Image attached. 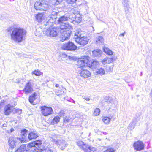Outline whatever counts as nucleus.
Instances as JSON below:
<instances>
[{
    "mask_svg": "<svg viewBox=\"0 0 152 152\" xmlns=\"http://www.w3.org/2000/svg\"><path fill=\"white\" fill-rule=\"evenodd\" d=\"M45 152H56L55 149L52 147L48 146L44 150Z\"/></svg>",
    "mask_w": 152,
    "mask_h": 152,
    "instance_id": "nucleus-29",
    "label": "nucleus"
},
{
    "mask_svg": "<svg viewBox=\"0 0 152 152\" xmlns=\"http://www.w3.org/2000/svg\"><path fill=\"white\" fill-rule=\"evenodd\" d=\"M111 119V118H110L108 117H105L103 118L102 121L105 124H108L110 122Z\"/></svg>",
    "mask_w": 152,
    "mask_h": 152,
    "instance_id": "nucleus-34",
    "label": "nucleus"
},
{
    "mask_svg": "<svg viewBox=\"0 0 152 152\" xmlns=\"http://www.w3.org/2000/svg\"><path fill=\"white\" fill-rule=\"evenodd\" d=\"M31 85V83L29 82H28L25 85L23 91L26 94H28L33 91V88Z\"/></svg>",
    "mask_w": 152,
    "mask_h": 152,
    "instance_id": "nucleus-16",
    "label": "nucleus"
},
{
    "mask_svg": "<svg viewBox=\"0 0 152 152\" xmlns=\"http://www.w3.org/2000/svg\"><path fill=\"white\" fill-rule=\"evenodd\" d=\"M69 16L67 17L65 16L60 17L57 20L58 23L60 25V29L61 30L71 29H72V27L69 20Z\"/></svg>",
    "mask_w": 152,
    "mask_h": 152,
    "instance_id": "nucleus-3",
    "label": "nucleus"
},
{
    "mask_svg": "<svg viewBox=\"0 0 152 152\" xmlns=\"http://www.w3.org/2000/svg\"><path fill=\"white\" fill-rule=\"evenodd\" d=\"M102 53V51L99 49H96L92 52L94 56H100Z\"/></svg>",
    "mask_w": 152,
    "mask_h": 152,
    "instance_id": "nucleus-26",
    "label": "nucleus"
},
{
    "mask_svg": "<svg viewBox=\"0 0 152 152\" xmlns=\"http://www.w3.org/2000/svg\"><path fill=\"white\" fill-rule=\"evenodd\" d=\"M59 86V85L58 84H56V87H58Z\"/></svg>",
    "mask_w": 152,
    "mask_h": 152,
    "instance_id": "nucleus-54",
    "label": "nucleus"
},
{
    "mask_svg": "<svg viewBox=\"0 0 152 152\" xmlns=\"http://www.w3.org/2000/svg\"><path fill=\"white\" fill-rule=\"evenodd\" d=\"M133 147L135 150L137 151H140L143 149L144 145L143 142L140 141L135 142L133 144Z\"/></svg>",
    "mask_w": 152,
    "mask_h": 152,
    "instance_id": "nucleus-14",
    "label": "nucleus"
},
{
    "mask_svg": "<svg viewBox=\"0 0 152 152\" xmlns=\"http://www.w3.org/2000/svg\"><path fill=\"white\" fill-rule=\"evenodd\" d=\"M42 74V72L38 70H35L32 72V74H34L36 76H40Z\"/></svg>",
    "mask_w": 152,
    "mask_h": 152,
    "instance_id": "nucleus-36",
    "label": "nucleus"
},
{
    "mask_svg": "<svg viewBox=\"0 0 152 152\" xmlns=\"http://www.w3.org/2000/svg\"><path fill=\"white\" fill-rule=\"evenodd\" d=\"M55 143L62 150H63L68 145L67 142L63 139L58 140L55 141Z\"/></svg>",
    "mask_w": 152,
    "mask_h": 152,
    "instance_id": "nucleus-13",
    "label": "nucleus"
},
{
    "mask_svg": "<svg viewBox=\"0 0 152 152\" xmlns=\"http://www.w3.org/2000/svg\"><path fill=\"white\" fill-rule=\"evenodd\" d=\"M60 29V33H61L60 41L63 42L69 39L71 33V31L69 30V29L63 30V31H61V30Z\"/></svg>",
    "mask_w": 152,
    "mask_h": 152,
    "instance_id": "nucleus-8",
    "label": "nucleus"
},
{
    "mask_svg": "<svg viewBox=\"0 0 152 152\" xmlns=\"http://www.w3.org/2000/svg\"><path fill=\"white\" fill-rule=\"evenodd\" d=\"M64 114L65 113L64 111L63 110H61L60 111L59 113L58 114V116H59V117H62L64 116Z\"/></svg>",
    "mask_w": 152,
    "mask_h": 152,
    "instance_id": "nucleus-42",
    "label": "nucleus"
},
{
    "mask_svg": "<svg viewBox=\"0 0 152 152\" xmlns=\"http://www.w3.org/2000/svg\"><path fill=\"white\" fill-rule=\"evenodd\" d=\"M13 107L10 104L6 105L4 107V113L5 115H8L11 113L12 112L13 110Z\"/></svg>",
    "mask_w": 152,
    "mask_h": 152,
    "instance_id": "nucleus-17",
    "label": "nucleus"
},
{
    "mask_svg": "<svg viewBox=\"0 0 152 152\" xmlns=\"http://www.w3.org/2000/svg\"><path fill=\"white\" fill-rule=\"evenodd\" d=\"M7 30L10 32L11 40L15 42H22L26 34L24 29L20 27H11L8 28Z\"/></svg>",
    "mask_w": 152,
    "mask_h": 152,
    "instance_id": "nucleus-1",
    "label": "nucleus"
},
{
    "mask_svg": "<svg viewBox=\"0 0 152 152\" xmlns=\"http://www.w3.org/2000/svg\"><path fill=\"white\" fill-rule=\"evenodd\" d=\"M77 144L80 147V148L83 146V144L85 143L83 142L82 141H80L77 142Z\"/></svg>",
    "mask_w": 152,
    "mask_h": 152,
    "instance_id": "nucleus-43",
    "label": "nucleus"
},
{
    "mask_svg": "<svg viewBox=\"0 0 152 152\" xmlns=\"http://www.w3.org/2000/svg\"><path fill=\"white\" fill-rule=\"evenodd\" d=\"M5 102L4 100H1L0 102V109H1L4 105V103Z\"/></svg>",
    "mask_w": 152,
    "mask_h": 152,
    "instance_id": "nucleus-44",
    "label": "nucleus"
},
{
    "mask_svg": "<svg viewBox=\"0 0 152 152\" xmlns=\"http://www.w3.org/2000/svg\"><path fill=\"white\" fill-rule=\"evenodd\" d=\"M113 66H110L108 67H107L105 69L106 71L107 72H111L113 69Z\"/></svg>",
    "mask_w": 152,
    "mask_h": 152,
    "instance_id": "nucleus-41",
    "label": "nucleus"
},
{
    "mask_svg": "<svg viewBox=\"0 0 152 152\" xmlns=\"http://www.w3.org/2000/svg\"><path fill=\"white\" fill-rule=\"evenodd\" d=\"M129 0H122V4L124 7H127L128 5Z\"/></svg>",
    "mask_w": 152,
    "mask_h": 152,
    "instance_id": "nucleus-38",
    "label": "nucleus"
},
{
    "mask_svg": "<svg viewBox=\"0 0 152 152\" xmlns=\"http://www.w3.org/2000/svg\"><path fill=\"white\" fill-rule=\"evenodd\" d=\"M41 113L44 116H47L53 113V109L51 107L46 106H41L40 107Z\"/></svg>",
    "mask_w": 152,
    "mask_h": 152,
    "instance_id": "nucleus-11",
    "label": "nucleus"
},
{
    "mask_svg": "<svg viewBox=\"0 0 152 152\" xmlns=\"http://www.w3.org/2000/svg\"><path fill=\"white\" fill-rule=\"evenodd\" d=\"M64 89L63 88V91H62L61 90L60 91L61 94H57V95L58 96H60L61 95L63 94L64 92Z\"/></svg>",
    "mask_w": 152,
    "mask_h": 152,
    "instance_id": "nucleus-50",
    "label": "nucleus"
},
{
    "mask_svg": "<svg viewBox=\"0 0 152 152\" xmlns=\"http://www.w3.org/2000/svg\"><path fill=\"white\" fill-rule=\"evenodd\" d=\"M60 118L59 116H56L54 117L53 120L51 122L52 124H55L59 122Z\"/></svg>",
    "mask_w": 152,
    "mask_h": 152,
    "instance_id": "nucleus-30",
    "label": "nucleus"
},
{
    "mask_svg": "<svg viewBox=\"0 0 152 152\" xmlns=\"http://www.w3.org/2000/svg\"><path fill=\"white\" fill-rule=\"evenodd\" d=\"M101 62L104 65L107 63L106 61V58H105L104 59L102 60L101 61Z\"/></svg>",
    "mask_w": 152,
    "mask_h": 152,
    "instance_id": "nucleus-48",
    "label": "nucleus"
},
{
    "mask_svg": "<svg viewBox=\"0 0 152 152\" xmlns=\"http://www.w3.org/2000/svg\"><path fill=\"white\" fill-rule=\"evenodd\" d=\"M96 73L102 75L105 74V71L103 68L100 67L97 69Z\"/></svg>",
    "mask_w": 152,
    "mask_h": 152,
    "instance_id": "nucleus-32",
    "label": "nucleus"
},
{
    "mask_svg": "<svg viewBox=\"0 0 152 152\" xmlns=\"http://www.w3.org/2000/svg\"><path fill=\"white\" fill-rule=\"evenodd\" d=\"M81 15L80 14L79 12H78L77 14L74 13L73 14L69 15V21L70 22L71 26L72 25H76L80 23L82 20Z\"/></svg>",
    "mask_w": 152,
    "mask_h": 152,
    "instance_id": "nucleus-6",
    "label": "nucleus"
},
{
    "mask_svg": "<svg viewBox=\"0 0 152 152\" xmlns=\"http://www.w3.org/2000/svg\"><path fill=\"white\" fill-rule=\"evenodd\" d=\"M25 148L26 146L25 145H22L15 152H31L30 151L25 150Z\"/></svg>",
    "mask_w": 152,
    "mask_h": 152,
    "instance_id": "nucleus-23",
    "label": "nucleus"
},
{
    "mask_svg": "<svg viewBox=\"0 0 152 152\" xmlns=\"http://www.w3.org/2000/svg\"><path fill=\"white\" fill-rule=\"evenodd\" d=\"M58 13L55 11H52L51 13L50 17H48L47 18V21L44 23L45 26H50L52 25L54 22H56L55 19L57 18Z\"/></svg>",
    "mask_w": 152,
    "mask_h": 152,
    "instance_id": "nucleus-7",
    "label": "nucleus"
},
{
    "mask_svg": "<svg viewBox=\"0 0 152 152\" xmlns=\"http://www.w3.org/2000/svg\"><path fill=\"white\" fill-rule=\"evenodd\" d=\"M62 48L64 50L73 51L77 49V47L73 43L69 41L64 44L62 46Z\"/></svg>",
    "mask_w": 152,
    "mask_h": 152,
    "instance_id": "nucleus-9",
    "label": "nucleus"
},
{
    "mask_svg": "<svg viewBox=\"0 0 152 152\" xmlns=\"http://www.w3.org/2000/svg\"><path fill=\"white\" fill-rule=\"evenodd\" d=\"M104 39L102 36H99L96 38V42L98 45H102L104 43Z\"/></svg>",
    "mask_w": 152,
    "mask_h": 152,
    "instance_id": "nucleus-24",
    "label": "nucleus"
},
{
    "mask_svg": "<svg viewBox=\"0 0 152 152\" xmlns=\"http://www.w3.org/2000/svg\"><path fill=\"white\" fill-rule=\"evenodd\" d=\"M38 136L37 133L36 131H32L28 134V139L29 140L36 138Z\"/></svg>",
    "mask_w": 152,
    "mask_h": 152,
    "instance_id": "nucleus-22",
    "label": "nucleus"
},
{
    "mask_svg": "<svg viewBox=\"0 0 152 152\" xmlns=\"http://www.w3.org/2000/svg\"><path fill=\"white\" fill-rule=\"evenodd\" d=\"M38 31V29L36 30L35 34L36 36H39L41 35V32L40 31Z\"/></svg>",
    "mask_w": 152,
    "mask_h": 152,
    "instance_id": "nucleus-46",
    "label": "nucleus"
},
{
    "mask_svg": "<svg viewBox=\"0 0 152 152\" xmlns=\"http://www.w3.org/2000/svg\"><path fill=\"white\" fill-rule=\"evenodd\" d=\"M36 96V93H34L31 96H30L29 98V102L32 104L34 100L35 99V96Z\"/></svg>",
    "mask_w": 152,
    "mask_h": 152,
    "instance_id": "nucleus-33",
    "label": "nucleus"
},
{
    "mask_svg": "<svg viewBox=\"0 0 152 152\" xmlns=\"http://www.w3.org/2000/svg\"><path fill=\"white\" fill-rule=\"evenodd\" d=\"M47 26H49L48 25ZM44 32V34L47 37H53L56 36L60 31V28L54 27L51 26Z\"/></svg>",
    "mask_w": 152,
    "mask_h": 152,
    "instance_id": "nucleus-5",
    "label": "nucleus"
},
{
    "mask_svg": "<svg viewBox=\"0 0 152 152\" xmlns=\"http://www.w3.org/2000/svg\"><path fill=\"white\" fill-rule=\"evenodd\" d=\"M85 99L87 101H88L90 100V99L89 97H86L85 98Z\"/></svg>",
    "mask_w": 152,
    "mask_h": 152,
    "instance_id": "nucleus-52",
    "label": "nucleus"
},
{
    "mask_svg": "<svg viewBox=\"0 0 152 152\" xmlns=\"http://www.w3.org/2000/svg\"><path fill=\"white\" fill-rule=\"evenodd\" d=\"M88 66L93 69L96 68L99 65V63L96 60L92 61H89L88 60Z\"/></svg>",
    "mask_w": 152,
    "mask_h": 152,
    "instance_id": "nucleus-20",
    "label": "nucleus"
},
{
    "mask_svg": "<svg viewBox=\"0 0 152 152\" xmlns=\"http://www.w3.org/2000/svg\"><path fill=\"white\" fill-rule=\"evenodd\" d=\"M106 63H110L113 62V59L112 58L106 57Z\"/></svg>",
    "mask_w": 152,
    "mask_h": 152,
    "instance_id": "nucleus-40",
    "label": "nucleus"
},
{
    "mask_svg": "<svg viewBox=\"0 0 152 152\" xmlns=\"http://www.w3.org/2000/svg\"><path fill=\"white\" fill-rule=\"evenodd\" d=\"M21 137L20 138H19L20 142L22 143L28 141V139L27 137V130L25 129H23L21 130Z\"/></svg>",
    "mask_w": 152,
    "mask_h": 152,
    "instance_id": "nucleus-15",
    "label": "nucleus"
},
{
    "mask_svg": "<svg viewBox=\"0 0 152 152\" xmlns=\"http://www.w3.org/2000/svg\"><path fill=\"white\" fill-rule=\"evenodd\" d=\"M27 148L28 150H30L32 152H41V151H43L40 148L39 149V148L36 147L28 148Z\"/></svg>",
    "mask_w": 152,
    "mask_h": 152,
    "instance_id": "nucleus-27",
    "label": "nucleus"
},
{
    "mask_svg": "<svg viewBox=\"0 0 152 152\" xmlns=\"http://www.w3.org/2000/svg\"><path fill=\"white\" fill-rule=\"evenodd\" d=\"M103 50L104 52L107 54L109 55H113V53L111 50L109 49V48L105 47H104Z\"/></svg>",
    "mask_w": 152,
    "mask_h": 152,
    "instance_id": "nucleus-28",
    "label": "nucleus"
},
{
    "mask_svg": "<svg viewBox=\"0 0 152 152\" xmlns=\"http://www.w3.org/2000/svg\"><path fill=\"white\" fill-rule=\"evenodd\" d=\"M136 121L135 119H134L130 123L128 127L129 129L132 130L134 128L136 124Z\"/></svg>",
    "mask_w": 152,
    "mask_h": 152,
    "instance_id": "nucleus-25",
    "label": "nucleus"
},
{
    "mask_svg": "<svg viewBox=\"0 0 152 152\" xmlns=\"http://www.w3.org/2000/svg\"><path fill=\"white\" fill-rule=\"evenodd\" d=\"M70 119V118L69 116H65L63 118L64 122L65 123H68Z\"/></svg>",
    "mask_w": 152,
    "mask_h": 152,
    "instance_id": "nucleus-37",
    "label": "nucleus"
},
{
    "mask_svg": "<svg viewBox=\"0 0 152 152\" xmlns=\"http://www.w3.org/2000/svg\"><path fill=\"white\" fill-rule=\"evenodd\" d=\"M1 96H0V99H1Z\"/></svg>",
    "mask_w": 152,
    "mask_h": 152,
    "instance_id": "nucleus-56",
    "label": "nucleus"
},
{
    "mask_svg": "<svg viewBox=\"0 0 152 152\" xmlns=\"http://www.w3.org/2000/svg\"><path fill=\"white\" fill-rule=\"evenodd\" d=\"M74 38L77 42L82 46L87 44L89 40L88 37L82 36V31L80 28L76 29L75 31Z\"/></svg>",
    "mask_w": 152,
    "mask_h": 152,
    "instance_id": "nucleus-2",
    "label": "nucleus"
},
{
    "mask_svg": "<svg viewBox=\"0 0 152 152\" xmlns=\"http://www.w3.org/2000/svg\"><path fill=\"white\" fill-rule=\"evenodd\" d=\"M48 2L46 0H39L34 4V7L37 10L46 11L49 8Z\"/></svg>",
    "mask_w": 152,
    "mask_h": 152,
    "instance_id": "nucleus-4",
    "label": "nucleus"
},
{
    "mask_svg": "<svg viewBox=\"0 0 152 152\" xmlns=\"http://www.w3.org/2000/svg\"><path fill=\"white\" fill-rule=\"evenodd\" d=\"M125 32H124V33L120 34L119 35V36L120 37H123L124 36V34H125Z\"/></svg>",
    "mask_w": 152,
    "mask_h": 152,
    "instance_id": "nucleus-51",
    "label": "nucleus"
},
{
    "mask_svg": "<svg viewBox=\"0 0 152 152\" xmlns=\"http://www.w3.org/2000/svg\"><path fill=\"white\" fill-rule=\"evenodd\" d=\"M115 151V150L113 148L110 147L103 152H114Z\"/></svg>",
    "mask_w": 152,
    "mask_h": 152,
    "instance_id": "nucleus-39",
    "label": "nucleus"
},
{
    "mask_svg": "<svg viewBox=\"0 0 152 152\" xmlns=\"http://www.w3.org/2000/svg\"><path fill=\"white\" fill-rule=\"evenodd\" d=\"M42 144V141L40 140H38L29 143L27 145V147L31 148L33 147H36V146L39 147Z\"/></svg>",
    "mask_w": 152,
    "mask_h": 152,
    "instance_id": "nucleus-19",
    "label": "nucleus"
},
{
    "mask_svg": "<svg viewBox=\"0 0 152 152\" xmlns=\"http://www.w3.org/2000/svg\"><path fill=\"white\" fill-rule=\"evenodd\" d=\"M14 131V129L12 128L10 130H7V131L8 133L10 134L12 132Z\"/></svg>",
    "mask_w": 152,
    "mask_h": 152,
    "instance_id": "nucleus-47",
    "label": "nucleus"
},
{
    "mask_svg": "<svg viewBox=\"0 0 152 152\" xmlns=\"http://www.w3.org/2000/svg\"><path fill=\"white\" fill-rule=\"evenodd\" d=\"M7 124H6L4 123L3 124L2 126V127H6L7 126Z\"/></svg>",
    "mask_w": 152,
    "mask_h": 152,
    "instance_id": "nucleus-53",
    "label": "nucleus"
},
{
    "mask_svg": "<svg viewBox=\"0 0 152 152\" xmlns=\"http://www.w3.org/2000/svg\"><path fill=\"white\" fill-rule=\"evenodd\" d=\"M18 137H9L8 142L10 147L11 148L15 147L17 144L20 143Z\"/></svg>",
    "mask_w": 152,
    "mask_h": 152,
    "instance_id": "nucleus-12",
    "label": "nucleus"
},
{
    "mask_svg": "<svg viewBox=\"0 0 152 152\" xmlns=\"http://www.w3.org/2000/svg\"><path fill=\"white\" fill-rule=\"evenodd\" d=\"M80 74L81 76L84 78H88L91 75V73L89 71L84 69H82Z\"/></svg>",
    "mask_w": 152,
    "mask_h": 152,
    "instance_id": "nucleus-21",
    "label": "nucleus"
},
{
    "mask_svg": "<svg viewBox=\"0 0 152 152\" xmlns=\"http://www.w3.org/2000/svg\"><path fill=\"white\" fill-rule=\"evenodd\" d=\"M77 0H67V1L68 3H71V2H74L76 1Z\"/></svg>",
    "mask_w": 152,
    "mask_h": 152,
    "instance_id": "nucleus-49",
    "label": "nucleus"
},
{
    "mask_svg": "<svg viewBox=\"0 0 152 152\" xmlns=\"http://www.w3.org/2000/svg\"><path fill=\"white\" fill-rule=\"evenodd\" d=\"M90 58L88 56H84L79 59L77 61V65L80 67L88 66V60Z\"/></svg>",
    "mask_w": 152,
    "mask_h": 152,
    "instance_id": "nucleus-10",
    "label": "nucleus"
},
{
    "mask_svg": "<svg viewBox=\"0 0 152 152\" xmlns=\"http://www.w3.org/2000/svg\"><path fill=\"white\" fill-rule=\"evenodd\" d=\"M151 96H152V94H151Z\"/></svg>",
    "mask_w": 152,
    "mask_h": 152,
    "instance_id": "nucleus-55",
    "label": "nucleus"
},
{
    "mask_svg": "<svg viewBox=\"0 0 152 152\" xmlns=\"http://www.w3.org/2000/svg\"><path fill=\"white\" fill-rule=\"evenodd\" d=\"M62 0H54L53 1L54 2L55 5L58 4L62 1Z\"/></svg>",
    "mask_w": 152,
    "mask_h": 152,
    "instance_id": "nucleus-45",
    "label": "nucleus"
},
{
    "mask_svg": "<svg viewBox=\"0 0 152 152\" xmlns=\"http://www.w3.org/2000/svg\"><path fill=\"white\" fill-rule=\"evenodd\" d=\"M43 15L41 13H39L36 15V18L38 22H41L43 19Z\"/></svg>",
    "mask_w": 152,
    "mask_h": 152,
    "instance_id": "nucleus-31",
    "label": "nucleus"
},
{
    "mask_svg": "<svg viewBox=\"0 0 152 152\" xmlns=\"http://www.w3.org/2000/svg\"><path fill=\"white\" fill-rule=\"evenodd\" d=\"M81 148L85 152H95L96 151L95 148L91 146L87 147V145L85 143Z\"/></svg>",
    "mask_w": 152,
    "mask_h": 152,
    "instance_id": "nucleus-18",
    "label": "nucleus"
},
{
    "mask_svg": "<svg viewBox=\"0 0 152 152\" xmlns=\"http://www.w3.org/2000/svg\"><path fill=\"white\" fill-rule=\"evenodd\" d=\"M100 112V110L99 108H96L93 113V115L94 116H97L98 115Z\"/></svg>",
    "mask_w": 152,
    "mask_h": 152,
    "instance_id": "nucleus-35",
    "label": "nucleus"
}]
</instances>
